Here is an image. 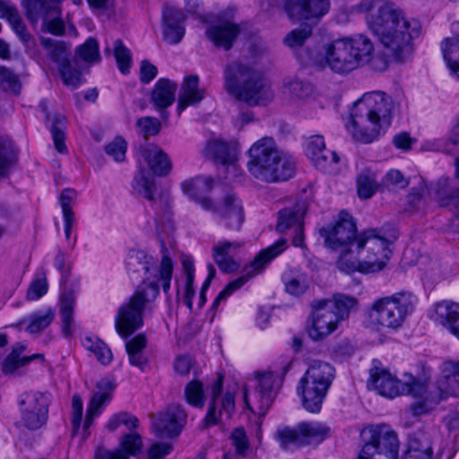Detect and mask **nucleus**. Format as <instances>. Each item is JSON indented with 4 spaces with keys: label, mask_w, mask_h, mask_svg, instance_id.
<instances>
[{
    "label": "nucleus",
    "mask_w": 459,
    "mask_h": 459,
    "mask_svg": "<svg viewBox=\"0 0 459 459\" xmlns=\"http://www.w3.org/2000/svg\"><path fill=\"white\" fill-rule=\"evenodd\" d=\"M326 148L324 138L320 135H315L307 140L305 152L307 157L313 161Z\"/></svg>",
    "instance_id": "69168bd1"
},
{
    "label": "nucleus",
    "mask_w": 459,
    "mask_h": 459,
    "mask_svg": "<svg viewBox=\"0 0 459 459\" xmlns=\"http://www.w3.org/2000/svg\"><path fill=\"white\" fill-rule=\"evenodd\" d=\"M186 16L178 8L164 5L162 12V34L170 44H178L185 35L184 22Z\"/></svg>",
    "instance_id": "393cba45"
},
{
    "label": "nucleus",
    "mask_w": 459,
    "mask_h": 459,
    "mask_svg": "<svg viewBox=\"0 0 459 459\" xmlns=\"http://www.w3.org/2000/svg\"><path fill=\"white\" fill-rule=\"evenodd\" d=\"M48 289L47 278L45 273H42V276L34 279L30 284L26 298L29 300H37L47 293Z\"/></svg>",
    "instance_id": "bf43d9fd"
},
{
    "label": "nucleus",
    "mask_w": 459,
    "mask_h": 459,
    "mask_svg": "<svg viewBox=\"0 0 459 459\" xmlns=\"http://www.w3.org/2000/svg\"><path fill=\"white\" fill-rule=\"evenodd\" d=\"M436 313L441 322L446 321L450 332L459 339V304L446 300L439 302Z\"/></svg>",
    "instance_id": "e433bc0d"
},
{
    "label": "nucleus",
    "mask_w": 459,
    "mask_h": 459,
    "mask_svg": "<svg viewBox=\"0 0 459 459\" xmlns=\"http://www.w3.org/2000/svg\"><path fill=\"white\" fill-rule=\"evenodd\" d=\"M381 185L387 189H403L409 185V179L400 170L391 169L383 178Z\"/></svg>",
    "instance_id": "13d9d810"
},
{
    "label": "nucleus",
    "mask_w": 459,
    "mask_h": 459,
    "mask_svg": "<svg viewBox=\"0 0 459 459\" xmlns=\"http://www.w3.org/2000/svg\"><path fill=\"white\" fill-rule=\"evenodd\" d=\"M255 377L258 381L255 388V398L258 400L257 413L264 415L272 405L276 394V376L273 372H257Z\"/></svg>",
    "instance_id": "7c9ffc66"
},
{
    "label": "nucleus",
    "mask_w": 459,
    "mask_h": 459,
    "mask_svg": "<svg viewBox=\"0 0 459 459\" xmlns=\"http://www.w3.org/2000/svg\"><path fill=\"white\" fill-rule=\"evenodd\" d=\"M320 235L326 247L341 251L337 268L345 273H377L386 264L392 254L389 240L380 230L368 229L357 234L356 223L346 212L339 213L333 226L322 228Z\"/></svg>",
    "instance_id": "f257e3e1"
},
{
    "label": "nucleus",
    "mask_w": 459,
    "mask_h": 459,
    "mask_svg": "<svg viewBox=\"0 0 459 459\" xmlns=\"http://www.w3.org/2000/svg\"><path fill=\"white\" fill-rule=\"evenodd\" d=\"M326 306L332 305L331 310L334 312L340 322L348 318L358 300L354 297L345 294H335L332 299H322Z\"/></svg>",
    "instance_id": "a19ab883"
},
{
    "label": "nucleus",
    "mask_w": 459,
    "mask_h": 459,
    "mask_svg": "<svg viewBox=\"0 0 459 459\" xmlns=\"http://www.w3.org/2000/svg\"><path fill=\"white\" fill-rule=\"evenodd\" d=\"M315 167L327 174L340 172V157L335 152L325 149L317 158L312 161Z\"/></svg>",
    "instance_id": "a18cd8bd"
},
{
    "label": "nucleus",
    "mask_w": 459,
    "mask_h": 459,
    "mask_svg": "<svg viewBox=\"0 0 459 459\" xmlns=\"http://www.w3.org/2000/svg\"><path fill=\"white\" fill-rule=\"evenodd\" d=\"M139 420L138 419L126 412L121 411L117 414H114L107 423V429L109 431H115L120 425H125L128 429L132 430L138 427Z\"/></svg>",
    "instance_id": "5fc2aeb1"
},
{
    "label": "nucleus",
    "mask_w": 459,
    "mask_h": 459,
    "mask_svg": "<svg viewBox=\"0 0 459 459\" xmlns=\"http://www.w3.org/2000/svg\"><path fill=\"white\" fill-rule=\"evenodd\" d=\"M433 429H419L410 436L403 459H433Z\"/></svg>",
    "instance_id": "bb28decb"
},
{
    "label": "nucleus",
    "mask_w": 459,
    "mask_h": 459,
    "mask_svg": "<svg viewBox=\"0 0 459 459\" xmlns=\"http://www.w3.org/2000/svg\"><path fill=\"white\" fill-rule=\"evenodd\" d=\"M330 434V428L318 421H302L294 428L281 427L275 432V438L284 449L318 446Z\"/></svg>",
    "instance_id": "f8f14e48"
},
{
    "label": "nucleus",
    "mask_w": 459,
    "mask_h": 459,
    "mask_svg": "<svg viewBox=\"0 0 459 459\" xmlns=\"http://www.w3.org/2000/svg\"><path fill=\"white\" fill-rule=\"evenodd\" d=\"M74 300L72 292L64 293L60 299L62 333L65 337H70L73 333Z\"/></svg>",
    "instance_id": "c03bdc74"
},
{
    "label": "nucleus",
    "mask_w": 459,
    "mask_h": 459,
    "mask_svg": "<svg viewBox=\"0 0 459 459\" xmlns=\"http://www.w3.org/2000/svg\"><path fill=\"white\" fill-rule=\"evenodd\" d=\"M444 59L452 72L456 71L459 65V39H446L442 43Z\"/></svg>",
    "instance_id": "3c124183"
},
{
    "label": "nucleus",
    "mask_w": 459,
    "mask_h": 459,
    "mask_svg": "<svg viewBox=\"0 0 459 459\" xmlns=\"http://www.w3.org/2000/svg\"><path fill=\"white\" fill-rule=\"evenodd\" d=\"M238 143L236 141L222 140L209 141L204 149V155L221 164H233L238 158Z\"/></svg>",
    "instance_id": "c756f323"
},
{
    "label": "nucleus",
    "mask_w": 459,
    "mask_h": 459,
    "mask_svg": "<svg viewBox=\"0 0 459 459\" xmlns=\"http://www.w3.org/2000/svg\"><path fill=\"white\" fill-rule=\"evenodd\" d=\"M126 267L133 281L143 282L138 288H144L151 282H156L158 267L154 258L143 250L129 251L126 259Z\"/></svg>",
    "instance_id": "6ab92c4d"
},
{
    "label": "nucleus",
    "mask_w": 459,
    "mask_h": 459,
    "mask_svg": "<svg viewBox=\"0 0 459 459\" xmlns=\"http://www.w3.org/2000/svg\"><path fill=\"white\" fill-rule=\"evenodd\" d=\"M0 16L6 19L12 28L22 22L17 8L3 0H0Z\"/></svg>",
    "instance_id": "774afa93"
},
{
    "label": "nucleus",
    "mask_w": 459,
    "mask_h": 459,
    "mask_svg": "<svg viewBox=\"0 0 459 459\" xmlns=\"http://www.w3.org/2000/svg\"><path fill=\"white\" fill-rule=\"evenodd\" d=\"M282 281L288 293L293 296L302 295L308 288L307 277L297 270H287L282 274Z\"/></svg>",
    "instance_id": "37998d69"
},
{
    "label": "nucleus",
    "mask_w": 459,
    "mask_h": 459,
    "mask_svg": "<svg viewBox=\"0 0 459 459\" xmlns=\"http://www.w3.org/2000/svg\"><path fill=\"white\" fill-rule=\"evenodd\" d=\"M51 395L48 392L30 391L22 394L18 404L22 423L29 429L41 428L47 421Z\"/></svg>",
    "instance_id": "dca6fc26"
},
{
    "label": "nucleus",
    "mask_w": 459,
    "mask_h": 459,
    "mask_svg": "<svg viewBox=\"0 0 459 459\" xmlns=\"http://www.w3.org/2000/svg\"><path fill=\"white\" fill-rule=\"evenodd\" d=\"M83 345L91 351L102 365H108L113 359L112 352L108 345L99 338L87 336L83 339Z\"/></svg>",
    "instance_id": "49530a36"
},
{
    "label": "nucleus",
    "mask_w": 459,
    "mask_h": 459,
    "mask_svg": "<svg viewBox=\"0 0 459 459\" xmlns=\"http://www.w3.org/2000/svg\"><path fill=\"white\" fill-rule=\"evenodd\" d=\"M331 307L332 305L326 306L323 300L314 302L311 325L307 327L308 336L312 340L321 341L337 329L340 320Z\"/></svg>",
    "instance_id": "412c9836"
},
{
    "label": "nucleus",
    "mask_w": 459,
    "mask_h": 459,
    "mask_svg": "<svg viewBox=\"0 0 459 459\" xmlns=\"http://www.w3.org/2000/svg\"><path fill=\"white\" fill-rule=\"evenodd\" d=\"M375 51L371 39L364 34L338 39L323 47L322 66L339 74H349L368 64Z\"/></svg>",
    "instance_id": "423d86ee"
},
{
    "label": "nucleus",
    "mask_w": 459,
    "mask_h": 459,
    "mask_svg": "<svg viewBox=\"0 0 459 459\" xmlns=\"http://www.w3.org/2000/svg\"><path fill=\"white\" fill-rule=\"evenodd\" d=\"M30 361L31 357L18 358L14 353H9L2 362V371L5 375L13 374L19 368L26 366Z\"/></svg>",
    "instance_id": "052dcab7"
},
{
    "label": "nucleus",
    "mask_w": 459,
    "mask_h": 459,
    "mask_svg": "<svg viewBox=\"0 0 459 459\" xmlns=\"http://www.w3.org/2000/svg\"><path fill=\"white\" fill-rule=\"evenodd\" d=\"M243 246L239 241L222 240L212 247V256L219 269L224 273H231L239 268V264L234 258L238 250Z\"/></svg>",
    "instance_id": "a878e982"
},
{
    "label": "nucleus",
    "mask_w": 459,
    "mask_h": 459,
    "mask_svg": "<svg viewBox=\"0 0 459 459\" xmlns=\"http://www.w3.org/2000/svg\"><path fill=\"white\" fill-rule=\"evenodd\" d=\"M106 153L112 157L115 161H123L126 158V143L122 137H116L105 147Z\"/></svg>",
    "instance_id": "680f3d73"
},
{
    "label": "nucleus",
    "mask_w": 459,
    "mask_h": 459,
    "mask_svg": "<svg viewBox=\"0 0 459 459\" xmlns=\"http://www.w3.org/2000/svg\"><path fill=\"white\" fill-rule=\"evenodd\" d=\"M239 32L238 25L232 22H223L210 26L205 31L207 38L213 42L216 47L223 48L226 50L231 48Z\"/></svg>",
    "instance_id": "72a5a7b5"
},
{
    "label": "nucleus",
    "mask_w": 459,
    "mask_h": 459,
    "mask_svg": "<svg viewBox=\"0 0 459 459\" xmlns=\"http://www.w3.org/2000/svg\"><path fill=\"white\" fill-rule=\"evenodd\" d=\"M329 0H285L284 10L294 22L320 19L329 11Z\"/></svg>",
    "instance_id": "5701e85b"
},
{
    "label": "nucleus",
    "mask_w": 459,
    "mask_h": 459,
    "mask_svg": "<svg viewBox=\"0 0 459 459\" xmlns=\"http://www.w3.org/2000/svg\"><path fill=\"white\" fill-rule=\"evenodd\" d=\"M417 298L411 292H396L377 299L369 307L370 321L383 328L398 330L413 312Z\"/></svg>",
    "instance_id": "6e6552de"
},
{
    "label": "nucleus",
    "mask_w": 459,
    "mask_h": 459,
    "mask_svg": "<svg viewBox=\"0 0 459 459\" xmlns=\"http://www.w3.org/2000/svg\"><path fill=\"white\" fill-rule=\"evenodd\" d=\"M176 90V83L162 78L158 80L152 91V102L160 111L163 119H167L169 117V113L165 109L173 104Z\"/></svg>",
    "instance_id": "2f4dec72"
},
{
    "label": "nucleus",
    "mask_w": 459,
    "mask_h": 459,
    "mask_svg": "<svg viewBox=\"0 0 459 459\" xmlns=\"http://www.w3.org/2000/svg\"><path fill=\"white\" fill-rule=\"evenodd\" d=\"M435 195L440 205L459 208V187L451 186L448 179L441 178L437 181Z\"/></svg>",
    "instance_id": "ea45409f"
},
{
    "label": "nucleus",
    "mask_w": 459,
    "mask_h": 459,
    "mask_svg": "<svg viewBox=\"0 0 459 459\" xmlns=\"http://www.w3.org/2000/svg\"><path fill=\"white\" fill-rule=\"evenodd\" d=\"M115 384L109 379H101L97 383V391L93 394L88 408L83 424L84 431L91 427L95 417L100 414V409L112 398Z\"/></svg>",
    "instance_id": "c85d7f7f"
},
{
    "label": "nucleus",
    "mask_w": 459,
    "mask_h": 459,
    "mask_svg": "<svg viewBox=\"0 0 459 459\" xmlns=\"http://www.w3.org/2000/svg\"><path fill=\"white\" fill-rule=\"evenodd\" d=\"M201 207L211 212L225 228L239 230L245 221V210L241 199L232 191L224 194L214 204L211 198H202Z\"/></svg>",
    "instance_id": "2eb2a0df"
},
{
    "label": "nucleus",
    "mask_w": 459,
    "mask_h": 459,
    "mask_svg": "<svg viewBox=\"0 0 459 459\" xmlns=\"http://www.w3.org/2000/svg\"><path fill=\"white\" fill-rule=\"evenodd\" d=\"M394 110V102L385 92H366L354 102L346 128L355 141L370 143L391 126Z\"/></svg>",
    "instance_id": "7ed1b4c3"
},
{
    "label": "nucleus",
    "mask_w": 459,
    "mask_h": 459,
    "mask_svg": "<svg viewBox=\"0 0 459 459\" xmlns=\"http://www.w3.org/2000/svg\"><path fill=\"white\" fill-rule=\"evenodd\" d=\"M186 402L195 407L204 406V389L201 382L191 381L185 388Z\"/></svg>",
    "instance_id": "6e6d98bb"
},
{
    "label": "nucleus",
    "mask_w": 459,
    "mask_h": 459,
    "mask_svg": "<svg viewBox=\"0 0 459 459\" xmlns=\"http://www.w3.org/2000/svg\"><path fill=\"white\" fill-rule=\"evenodd\" d=\"M449 396L459 397V375L451 377H440L431 386L425 385L421 399L411 405L412 414L423 415L433 411L438 403Z\"/></svg>",
    "instance_id": "f3484780"
},
{
    "label": "nucleus",
    "mask_w": 459,
    "mask_h": 459,
    "mask_svg": "<svg viewBox=\"0 0 459 459\" xmlns=\"http://www.w3.org/2000/svg\"><path fill=\"white\" fill-rule=\"evenodd\" d=\"M39 108L42 112L45 113L46 121L49 124L55 148L59 153L67 152V148L65 143V117L60 114H56L53 117H50L48 112L47 103L44 100L39 103Z\"/></svg>",
    "instance_id": "f704fd0d"
},
{
    "label": "nucleus",
    "mask_w": 459,
    "mask_h": 459,
    "mask_svg": "<svg viewBox=\"0 0 459 459\" xmlns=\"http://www.w3.org/2000/svg\"><path fill=\"white\" fill-rule=\"evenodd\" d=\"M204 93L205 91L199 87V78L197 75L186 76L178 96V115L188 106H194L201 102L204 98Z\"/></svg>",
    "instance_id": "473e14b6"
},
{
    "label": "nucleus",
    "mask_w": 459,
    "mask_h": 459,
    "mask_svg": "<svg viewBox=\"0 0 459 459\" xmlns=\"http://www.w3.org/2000/svg\"><path fill=\"white\" fill-rule=\"evenodd\" d=\"M359 10L368 14V22L383 47L385 58L373 66L386 69L390 62H404L412 53L411 40L420 35V24L405 18L403 11L387 0H362Z\"/></svg>",
    "instance_id": "f03ea898"
},
{
    "label": "nucleus",
    "mask_w": 459,
    "mask_h": 459,
    "mask_svg": "<svg viewBox=\"0 0 459 459\" xmlns=\"http://www.w3.org/2000/svg\"><path fill=\"white\" fill-rule=\"evenodd\" d=\"M360 437L363 445L357 459H398L399 439L390 426L368 425Z\"/></svg>",
    "instance_id": "9b49d317"
},
{
    "label": "nucleus",
    "mask_w": 459,
    "mask_h": 459,
    "mask_svg": "<svg viewBox=\"0 0 459 459\" xmlns=\"http://www.w3.org/2000/svg\"><path fill=\"white\" fill-rule=\"evenodd\" d=\"M40 43L48 58L57 65L63 82L66 86L74 89L82 83L81 72L71 65V51L68 45L49 38H41Z\"/></svg>",
    "instance_id": "a211bd4d"
},
{
    "label": "nucleus",
    "mask_w": 459,
    "mask_h": 459,
    "mask_svg": "<svg viewBox=\"0 0 459 459\" xmlns=\"http://www.w3.org/2000/svg\"><path fill=\"white\" fill-rule=\"evenodd\" d=\"M377 174L370 169H362L357 176V191L361 199H368L381 187Z\"/></svg>",
    "instance_id": "58836bf2"
},
{
    "label": "nucleus",
    "mask_w": 459,
    "mask_h": 459,
    "mask_svg": "<svg viewBox=\"0 0 459 459\" xmlns=\"http://www.w3.org/2000/svg\"><path fill=\"white\" fill-rule=\"evenodd\" d=\"M173 273V262L171 258L169 257L167 249L165 247H162V258L160 261V265L157 272V279L156 283H158L159 281H161V286L163 289V291L167 293L170 288V281L172 277ZM159 286V284H157Z\"/></svg>",
    "instance_id": "8fccbe9b"
},
{
    "label": "nucleus",
    "mask_w": 459,
    "mask_h": 459,
    "mask_svg": "<svg viewBox=\"0 0 459 459\" xmlns=\"http://www.w3.org/2000/svg\"><path fill=\"white\" fill-rule=\"evenodd\" d=\"M43 30L54 35H62L65 32V24L59 18L58 10L55 14L47 16L43 20Z\"/></svg>",
    "instance_id": "338daca9"
},
{
    "label": "nucleus",
    "mask_w": 459,
    "mask_h": 459,
    "mask_svg": "<svg viewBox=\"0 0 459 459\" xmlns=\"http://www.w3.org/2000/svg\"><path fill=\"white\" fill-rule=\"evenodd\" d=\"M213 178L208 176H198L181 183L183 193L199 204L200 199L209 198L203 195L204 193H210L213 188Z\"/></svg>",
    "instance_id": "c9c22d12"
},
{
    "label": "nucleus",
    "mask_w": 459,
    "mask_h": 459,
    "mask_svg": "<svg viewBox=\"0 0 459 459\" xmlns=\"http://www.w3.org/2000/svg\"><path fill=\"white\" fill-rule=\"evenodd\" d=\"M369 381L373 388L379 394L394 398L402 394H411L421 399L425 391V382L415 378L410 374L404 376L405 379L401 381L394 377L389 371L377 365L369 370Z\"/></svg>",
    "instance_id": "ddd939ff"
},
{
    "label": "nucleus",
    "mask_w": 459,
    "mask_h": 459,
    "mask_svg": "<svg viewBox=\"0 0 459 459\" xmlns=\"http://www.w3.org/2000/svg\"><path fill=\"white\" fill-rule=\"evenodd\" d=\"M119 446L121 449L115 451L98 449L94 459H128L130 455L136 456L140 454L143 444L142 437L138 433L130 432L120 438Z\"/></svg>",
    "instance_id": "cd10ccee"
},
{
    "label": "nucleus",
    "mask_w": 459,
    "mask_h": 459,
    "mask_svg": "<svg viewBox=\"0 0 459 459\" xmlns=\"http://www.w3.org/2000/svg\"><path fill=\"white\" fill-rule=\"evenodd\" d=\"M335 377L334 368L329 363L316 360L310 364L299 380L298 394L301 395L304 409L311 413L321 411L327 391Z\"/></svg>",
    "instance_id": "1a4fd4ad"
},
{
    "label": "nucleus",
    "mask_w": 459,
    "mask_h": 459,
    "mask_svg": "<svg viewBox=\"0 0 459 459\" xmlns=\"http://www.w3.org/2000/svg\"><path fill=\"white\" fill-rule=\"evenodd\" d=\"M232 445L236 453L239 455H245L249 449V441L247 433L243 428H237L230 435Z\"/></svg>",
    "instance_id": "0e129e2a"
},
{
    "label": "nucleus",
    "mask_w": 459,
    "mask_h": 459,
    "mask_svg": "<svg viewBox=\"0 0 459 459\" xmlns=\"http://www.w3.org/2000/svg\"><path fill=\"white\" fill-rule=\"evenodd\" d=\"M187 414L178 404H171L163 411L153 421L156 434L160 437H175L183 430L186 423Z\"/></svg>",
    "instance_id": "4be33fe9"
},
{
    "label": "nucleus",
    "mask_w": 459,
    "mask_h": 459,
    "mask_svg": "<svg viewBox=\"0 0 459 459\" xmlns=\"http://www.w3.org/2000/svg\"><path fill=\"white\" fill-rule=\"evenodd\" d=\"M312 29L308 25H302L289 32L284 38V44L290 48L303 46L305 41L311 36Z\"/></svg>",
    "instance_id": "864d4df0"
},
{
    "label": "nucleus",
    "mask_w": 459,
    "mask_h": 459,
    "mask_svg": "<svg viewBox=\"0 0 459 459\" xmlns=\"http://www.w3.org/2000/svg\"><path fill=\"white\" fill-rule=\"evenodd\" d=\"M307 211L304 201L297 202L291 207H286L278 213L276 230L281 233L292 231L294 234L292 244L295 247H305L303 236V218Z\"/></svg>",
    "instance_id": "aec40b11"
},
{
    "label": "nucleus",
    "mask_w": 459,
    "mask_h": 459,
    "mask_svg": "<svg viewBox=\"0 0 459 459\" xmlns=\"http://www.w3.org/2000/svg\"><path fill=\"white\" fill-rule=\"evenodd\" d=\"M23 6L26 17L31 23H36L39 19L44 20L47 16L56 13V6L47 0H24Z\"/></svg>",
    "instance_id": "4c0bfd02"
},
{
    "label": "nucleus",
    "mask_w": 459,
    "mask_h": 459,
    "mask_svg": "<svg viewBox=\"0 0 459 459\" xmlns=\"http://www.w3.org/2000/svg\"><path fill=\"white\" fill-rule=\"evenodd\" d=\"M286 247V240L281 238L273 245L261 250L255 255L254 260L248 265L245 266L242 275L228 283L227 286L218 294L212 302V308L216 309L221 301L225 300L234 291L240 289L247 281L261 273L266 264L282 253Z\"/></svg>",
    "instance_id": "4468645a"
},
{
    "label": "nucleus",
    "mask_w": 459,
    "mask_h": 459,
    "mask_svg": "<svg viewBox=\"0 0 459 459\" xmlns=\"http://www.w3.org/2000/svg\"><path fill=\"white\" fill-rule=\"evenodd\" d=\"M137 163L138 174L134 178L133 187L138 194L153 202L156 186L152 176L167 175L171 169V163L161 148L153 143L139 148Z\"/></svg>",
    "instance_id": "0eeeda50"
},
{
    "label": "nucleus",
    "mask_w": 459,
    "mask_h": 459,
    "mask_svg": "<svg viewBox=\"0 0 459 459\" xmlns=\"http://www.w3.org/2000/svg\"><path fill=\"white\" fill-rule=\"evenodd\" d=\"M113 51L120 72L124 74H128L132 64L130 50L124 45L122 40L117 39L114 42Z\"/></svg>",
    "instance_id": "603ef678"
},
{
    "label": "nucleus",
    "mask_w": 459,
    "mask_h": 459,
    "mask_svg": "<svg viewBox=\"0 0 459 459\" xmlns=\"http://www.w3.org/2000/svg\"><path fill=\"white\" fill-rule=\"evenodd\" d=\"M54 317L55 311L52 308L35 312L29 316L26 331L32 334L39 333L52 323Z\"/></svg>",
    "instance_id": "de8ad7c7"
},
{
    "label": "nucleus",
    "mask_w": 459,
    "mask_h": 459,
    "mask_svg": "<svg viewBox=\"0 0 459 459\" xmlns=\"http://www.w3.org/2000/svg\"><path fill=\"white\" fill-rule=\"evenodd\" d=\"M159 293L160 288L157 283L151 282L144 288H137L127 302L118 308L115 327L121 337L126 339L143 326V313Z\"/></svg>",
    "instance_id": "9d476101"
},
{
    "label": "nucleus",
    "mask_w": 459,
    "mask_h": 459,
    "mask_svg": "<svg viewBox=\"0 0 459 459\" xmlns=\"http://www.w3.org/2000/svg\"><path fill=\"white\" fill-rule=\"evenodd\" d=\"M75 56L88 64L99 63L100 54L97 39L89 38L83 44L76 48Z\"/></svg>",
    "instance_id": "09e8293b"
},
{
    "label": "nucleus",
    "mask_w": 459,
    "mask_h": 459,
    "mask_svg": "<svg viewBox=\"0 0 459 459\" xmlns=\"http://www.w3.org/2000/svg\"><path fill=\"white\" fill-rule=\"evenodd\" d=\"M17 160L18 155L13 143L0 137V179L8 176Z\"/></svg>",
    "instance_id": "79ce46f5"
},
{
    "label": "nucleus",
    "mask_w": 459,
    "mask_h": 459,
    "mask_svg": "<svg viewBox=\"0 0 459 459\" xmlns=\"http://www.w3.org/2000/svg\"><path fill=\"white\" fill-rule=\"evenodd\" d=\"M0 87L5 91L18 94L21 90V82L13 72L6 67L0 66Z\"/></svg>",
    "instance_id": "4d7b16f0"
},
{
    "label": "nucleus",
    "mask_w": 459,
    "mask_h": 459,
    "mask_svg": "<svg viewBox=\"0 0 459 459\" xmlns=\"http://www.w3.org/2000/svg\"><path fill=\"white\" fill-rule=\"evenodd\" d=\"M136 126L139 127L140 133L144 136V138L156 135L159 134L161 127L160 121L152 117L139 118L136 122Z\"/></svg>",
    "instance_id": "e2e57ef3"
},
{
    "label": "nucleus",
    "mask_w": 459,
    "mask_h": 459,
    "mask_svg": "<svg viewBox=\"0 0 459 459\" xmlns=\"http://www.w3.org/2000/svg\"><path fill=\"white\" fill-rule=\"evenodd\" d=\"M221 388L222 380L219 378L213 385L212 402L205 417L207 425H214L220 422L224 423L231 418L234 412V395L230 393H226L221 397Z\"/></svg>",
    "instance_id": "b1692460"
},
{
    "label": "nucleus",
    "mask_w": 459,
    "mask_h": 459,
    "mask_svg": "<svg viewBox=\"0 0 459 459\" xmlns=\"http://www.w3.org/2000/svg\"><path fill=\"white\" fill-rule=\"evenodd\" d=\"M224 80L226 91L249 106L266 105L274 98L270 82L247 63L233 61L227 65Z\"/></svg>",
    "instance_id": "39448f33"
},
{
    "label": "nucleus",
    "mask_w": 459,
    "mask_h": 459,
    "mask_svg": "<svg viewBox=\"0 0 459 459\" xmlns=\"http://www.w3.org/2000/svg\"><path fill=\"white\" fill-rule=\"evenodd\" d=\"M248 172L256 179L272 183L292 178L296 162L288 153L279 150L272 137H263L248 150Z\"/></svg>",
    "instance_id": "20e7f679"
}]
</instances>
